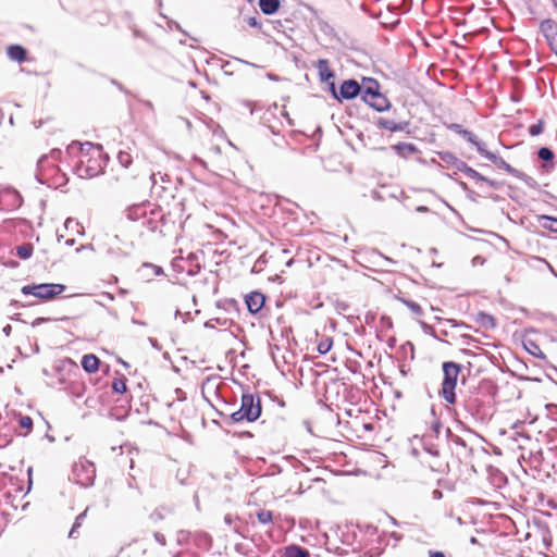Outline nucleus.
Wrapping results in <instances>:
<instances>
[{
	"mask_svg": "<svg viewBox=\"0 0 557 557\" xmlns=\"http://www.w3.org/2000/svg\"><path fill=\"white\" fill-rule=\"evenodd\" d=\"M67 152L78 157V163L75 166V173L81 178H92L101 173L106 166L108 157L103 159L102 147L92 143L73 141L67 147Z\"/></svg>",
	"mask_w": 557,
	"mask_h": 557,
	"instance_id": "nucleus-1",
	"label": "nucleus"
},
{
	"mask_svg": "<svg viewBox=\"0 0 557 557\" xmlns=\"http://www.w3.org/2000/svg\"><path fill=\"white\" fill-rule=\"evenodd\" d=\"M261 412L262 407L259 395L252 393H243L240 398V408L231 413L230 418L234 423L242 421L255 422L260 418Z\"/></svg>",
	"mask_w": 557,
	"mask_h": 557,
	"instance_id": "nucleus-2",
	"label": "nucleus"
},
{
	"mask_svg": "<svg viewBox=\"0 0 557 557\" xmlns=\"http://www.w3.org/2000/svg\"><path fill=\"white\" fill-rule=\"evenodd\" d=\"M442 369L444 377L438 395L449 405H454L457 401L455 389L462 366L455 361H445Z\"/></svg>",
	"mask_w": 557,
	"mask_h": 557,
	"instance_id": "nucleus-3",
	"label": "nucleus"
},
{
	"mask_svg": "<svg viewBox=\"0 0 557 557\" xmlns=\"http://www.w3.org/2000/svg\"><path fill=\"white\" fill-rule=\"evenodd\" d=\"M66 286L59 283H41L30 284L22 287L21 292L24 295H32L42 300H51L55 296L62 294Z\"/></svg>",
	"mask_w": 557,
	"mask_h": 557,
	"instance_id": "nucleus-4",
	"label": "nucleus"
},
{
	"mask_svg": "<svg viewBox=\"0 0 557 557\" xmlns=\"http://www.w3.org/2000/svg\"><path fill=\"white\" fill-rule=\"evenodd\" d=\"M96 468L92 462L84 459L73 465L71 480L83 487L94 484Z\"/></svg>",
	"mask_w": 557,
	"mask_h": 557,
	"instance_id": "nucleus-5",
	"label": "nucleus"
},
{
	"mask_svg": "<svg viewBox=\"0 0 557 557\" xmlns=\"http://www.w3.org/2000/svg\"><path fill=\"white\" fill-rule=\"evenodd\" d=\"M445 432L447 434L450 445L454 446L453 450L455 451L458 458H468L472 456L473 448L469 447L463 438L456 434H453L449 428H447Z\"/></svg>",
	"mask_w": 557,
	"mask_h": 557,
	"instance_id": "nucleus-6",
	"label": "nucleus"
},
{
	"mask_svg": "<svg viewBox=\"0 0 557 557\" xmlns=\"http://www.w3.org/2000/svg\"><path fill=\"white\" fill-rule=\"evenodd\" d=\"M361 85L356 79L349 78L343 81L338 88L339 102L355 99L361 94Z\"/></svg>",
	"mask_w": 557,
	"mask_h": 557,
	"instance_id": "nucleus-7",
	"label": "nucleus"
},
{
	"mask_svg": "<svg viewBox=\"0 0 557 557\" xmlns=\"http://www.w3.org/2000/svg\"><path fill=\"white\" fill-rule=\"evenodd\" d=\"M540 30L547 40L554 52L557 50V22L552 18L543 20L540 24Z\"/></svg>",
	"mask_w": 557,
	"mask_h": 557,
	"instance_id": "nucleus-8",
	"label": "nucleus"
},
{
	"mask_svg": "<svg viewBox=\"0 0 557 557\" xmlns=\"http://www.w3.org/2000/svg\"><path fill=\"white\" fill-rule=\"evenodd\" d=\"M375 125L380 129H386L389 132H408V127L410 126L409 121H394L384 116H380L375 120Z\"/></svg>",
	"mask_w": 557,
	"mask_h": 557,
	"instance_id": "nucleus-9",
	"label": "nucleus"
},
{
	"mask_svg": "<svg viewBox=\"0 0 557 557\" xmlns=\"http://www.w3.org/2000/svg\"><path fill=\"white\" fill-rule=\"evenodd\" d=\"M163 220L164 214L162 213V210L153 207L141 222V225L151 232H156Z\"/></svg>",
	"mask_w": 557,
	"mask_h": 557,
	"instance_id": "nucleus-10",
	"label": "nucleus"
},
{
	"mask_svg": "<svg viewBox=\"0 0 557 557\" xmlns=\"http://www.w3.org/2000/svg\"><path fill=\"white\" fill-rule=\"evenodd\" d=\"M361 85V99L364 102H368L371 98L374 96H377L380 94V84L375 78L372 77H363Z\"/></svg>",
	"mask_w": 557,
	"mask_h": 557,
	"instance_id": "nucleus-11",
	"label": "nucleus"
},
{
	"mask_svg": "<svg viewBox=\"0 0 557 557\" xmlns=\"http://www.w3.org/2000/svg\"><path fill=\"white\" fill-rule=\"evenodd\" d=\"M265 297L260 292H251L245 296V304L251 314L258 313L264 306Z\"/></svg>",
	"mask_w": 557,
	"mask_h": 557,
	"instance_id": "nucleus-12",
	"label": "nucleus"
},
{
	"mask_svg": "<svg viewBox=\"0 0 557 557\" xmlns=\"http://www.w3.org/2000/svg\"><path fill=\"white\" fill-rule=\"evenodd\" d=\"M153 207L150 203H138L127 208L126 214L131 221H144L150 209Z\"/></svg>",
	"mask_w": 557,
	"mask_h": 557,
	"instance_id": "nucleus-13",
	"label": "nucleus"
},
{
	"mask_svg": "<svg viewBox=\"0 0 557 557\" xmlns=\"http://www.w3.org/2000/svg\"><path fill=\"white\" fill-rule=\"evenodd\" d=\"M392 149L398 157L403 159H408L409 157L419 152L418 147L411 143H398L393 145Z\"/></svg>",
	"mask_w": 557,
	"mask_h": 557,
	"instance_id": "nucleus-14",
	"label": "nucleus"
},
{
	"mask_svg": "<svg viewBox=\"0 0 557 557\" xmlns=\"http://www.w3.org/2000/svg\"><path fill=\"white\" fill-rule=\"evenodd\" d=\"M482 406H483V401L478 396H469L468 398H466L463 400V408L473 418H478L480 416V408Z\"/></svg>",
	"mask_w": 557,
	"mask_h": 557,
	"instance_id": "nucleus-15",
	"label": "nucleus"
},
{
	"mask_svg": "<svg viewBox=\"0 0 557 557\" xmlns=\"http://www.w3.org/2000/svg\"><path fill=\"white\" fill-rule=\"evenodd\" d=\"M474 321L476 324H479L481 327L485 330H493L496 327L495 318L492 314L486 313L484 311H479L474 315Z\"/></svg>",
	"mask_w": 557,
	"mask_h": 557,
	"instance_id": "nucleus-16",
	"label": "nucleus"
},
{
	"mask_svg": "<svg viewBox=\"0 0 557 557\" xmlns=\"http://www.w3.org/2000/svg\"><path fill=\"white\" fill-rule=\"evenodd\" d=\"M81 363L87 373H95L99 370L100 360L96 355L87 354L83 356Z\"/></svg>",
	"mask_w": 557,
	"mask_h": 557,
	"instance_id": "nucleus-17",
	"label": "nucleus"
},
{
	"mask_svg": "<svg viewBox=\"0 0 557 557\" xmlns=\"http://www.w3.org/2000/svg\"><path fill=\"white\" fill-rule=\"evenodd\" d=\"M366 103L369 104L374 110H376L377 112L386 111L391 107L389 100L381 92L377 94V96H374L373 98H371Z\"/></svg>",
	"mask_w": 557,
	"mask_h": 557,
	"instance_id": "nucleus-18",
	"label": "nucleus"
},
{
	"mask_svg": "<svg viewBox=\"0 0 557 557\" xmlns=\"http://www.w3.org/2000/svg\"><path fill=\"white\" fill-rule=\"evenodd\" d=\"M317 69L321 82H329L335 76L334 72L329 66L327 60L325 59H320L318 61Z\"/></svg>",
	"mask_w": 557,
	"mask_h": 557,
	"instance_id": "nucleus-19",
	"label": "nucleus"
},
{
	"mask_svg": "<svg viewBox=\"0 0 557 557\" xmlns=\"http://www.w3.org/2000/svg\"><path fill=\"white\" fill-rule=\"evenodd\" d=\"M11 60L24 62L27 58V50L21 45H11L7 51Z\"/></svg>",
	"mask_w": 557,
	"mask_h": 557,
	"instance_id": "nucleus-20",
	"label": "nucleus"
},
{
	"mask_svg": "<svg viewBox=\"0 0 557 557\" xmlns=\"http://www.w3.org/2000/svg\"><path fill=\"white\" fill-rule=\"evenodd\" d=\"M283 557H310V553L305 547L290 544L284 547Z\"/></svg>",
	"mask_w": 557,
	"mask_h": 557,
	"instance_id": "nucleus-21",
	"label": "nucleus"
},
{
	"mask_svg": "<svg viewBox=\"0 0 557 557\" xmlns=\"http://www.w3.org/2000/svg\"><path fill=\"white\" fill-rule=\"evenodd\" d=\"M537 157L544 161L543 169L546 171H550L554 168L553 159L554 152L548 147H542L537 151Z\"/></svg>",
	"mask_w": 557,
	"mask_h": 557,
	"instance_id": "nucleus-22",
	"label": "nucleus"
},
{
	"mask_svg": "<svg viewBox=\"0 0 557 557\" xmlns=\"http://www.w3.org/2000/svg\"><path fill=\"white\" fill-rule=\"evenodd\" d=\"M488 160L493 162L498 169L506 171L508 174L516 176L519 170L512 168L509 163H507L502 157L493 153V156H488Z\"/></svg>",
	"mask_w": 557,
	"mask_h": 557,
	"instance_id": "nucleus-23",
	"label": "nucleus"
},
{
	"mask_svg": "<svg viewBox=\"0 0 557 557\" xmlns=\"http://www.w3.org/2000/svg\"><path fill=\"white\" fill-rule=\"evenodd\" d=\"M280 0H259V7L263 14L272 15L280 9Z\"/></svg>",
	"mask_w": 557,
	"mask_h": 557,
	"instance_id": "nucleus-24",
	"label": "nucleus"
},
{
	"mask_svg": "<svg viewBox=\"0 0 557 557\" xmlns=\"http://www.w3.org/2000/svg\"><path fill=\"white\" fill-rule=\"evenodd\" d=\"M524 349L535 358L546 360L545 354L542 351L540 346L532 339H523L522 342Z\"/></svg>",
	"mask_w": 557,
	"mask_h": 557,
	"instance_id": "nucleus-25",
	"label": "nucleus"
},
{
	"mask_svg": "<svg viewBox=\"0 0 557 557\" xmlns=\"http://www.w3.org/2000/svg\"><path fill=\"white\" fill-rule=\"evenodd\" d=\"M457 171L465 173L468 177L476 181L478 183L480 182V180H484V175L469 166L465 161H461V163H457Z\"/></svg>",
	"mask_w": 557,
	"mask_h": 557,
	"instance_id": "nucleus-26",
	"label": "nucleus"
},
{
	"mask_svg": "<svg viewBox=\"0 0 557 557\" xmlns=\"http://www.w3.org/2000/svg\"><path fill=\"white\" fill-rule=\"evenodd\" d=\"M537 220L542 227L550 232L557 233V218L543 214L539 215Z\"/></svg>",
	"mask_w": 557,
	"mask_h": 557,
	"instance_id": "nucleus-27",
	"label": "nucleus"
},
{
	"mask_svg": "<svg viewBox=\"0 0 557 557\" xmlns=\"http://www.w3.org/2000/svg\"><path fill=\"white\" fill-rule=\"evenodd\" d=\"M448 128L450 131L455 132L456 134H459L460 136H462L468 143H474L476 135L468 129L462 128V126L460 124L453 123L448 126Z\"/></svg>",
	"mask_w": 557,
	"mask_h": 557,
	"instance_id": "nucleus-28",
	"label": "nucleus"
},
{
	"mask_svg": "<svg viewBox=\"0 0 557 557\" xmlns=\"http://www.w3.org/2000/svg\"><path fill=\"white\" fill-rule=\"evenodd\" d=\"M34 246L30 243H26L16 247V255L22 260H27L32 257Z\"/></svg>",
	"mask_w": 557,
	"mask_h": 557,
	"instance_id": "nucleus-29",
	"label": "nucleus"
},
{
	"mask_svg": "<svg viewBox=\"0 0 557 557\" xmlns=\"http://www.w3.org/2000/svg\"><path fill=\"white\" fill-rule=\"evenodd\" d=\"M440 159L448 165L454 166L457 170V163H461L462 160L458 159L454 153L449 151L438 152Z\"/></svg>",
	"mask_w": 557,
	"mask_h": 557,
	"instance_id": "nucleus-30",
	"label": "nucleus"
},
{
	"mask_svg": "<svg viewBox=\"0 0 557 557\" xmlns=\"http://www.w3.org/2000/svg\"><path fill=\"white\" fill-rule=\"evenodd\" d=\"M422 447L425 453L431 455L432 457H440V450L437 446L431 441L430 437L422 438Z\"/></svg>",
	"mask_w": 557,
	"mask_h": 557,
	"instance_id": "nucleus-31",
	"label": "nucleus"
},
{
	"mask_svg": "<svg viewBox=\"0 0 557 557\" xmlns=\"http://www.w3.org/2000/svg\"><path fill=\"white\" fill-rule=\"evenodd\" d=\"M86 515H87V509L84 510L83 512H81L76 517L75 522H74L72 529L69 532V537L70 539H76L77 537V529L81 528V525L83 523V520L85 519Z\"/></svg>",
	"mask_w": 557,
	"mask_h": 557,
	"instance_id": "nucleus-32",
	"label": "nucleus"
},
{
	"mask_svg": "<svg viewBox=\"0 0 557 557\" xmlns=\"http://www.w3.org/2000/svg\"><path fill=\"white\" fill-rule=\"evenodd\" d=\"M256 516L261 524H271L273 521V513L270 510L260 509L257 511Z\"/></svg>",
	"mask_w": 557,
	"mask_h": 557,
	"instance_id": "nucleus-33",
	"label": "nucleus"
},
{
	"mask_svg": "<svg viewBox=\"0 0 557 557\" xmlns=\"http://www.w3.org/2000/svg\"><path fill=\"white\" fill-rule=\"evenodd\" d=\"M112 389L116 394H124L127 389L126 379L124 376L114 379L112 382Z\"/></svg>",
	"mask_w": 557,
	"mask_h": 557,
	"instance_id": "nucleus-34",
	"label": "nucleus"
},
{
	"mask_svg": "<svg viewBox=\"0 0 557 557\" xmlns=\"http://www.w3.org/2000/svg\"><path fill=\"white\" fill-rule=\"evenodd\" d=\"M515 177L522 181L530 188L535 189L539 186L537 182L533 177H531L530 175H528L521 171H518V173L516 174Z\"/></svg>",
	"mask_w": 557,
	"mask_h": 557,
	"instance_id": "nucleus-35",
	"label": "nucleus"
},
{
	"mask_svg": "<svg viewBox=\"0 0 557 557\" xmlns=\"http://www.w3.org/2000/svg\"><path fill=\"white\" fill-rule=\"evenodd\" d=\"M116 158H117L119 163L125 169H127L133 163V158H132L131 153L127 151H123V150L119 151Z\"/></svg>",
	"mask_w": 557,
	"mask_h": 557,
	"instance_id": "nucleus-36",
	"label": "nucleus"
},
{
	"mask_svg": "<svg viewBox=\"0 0 557 557\" xmlns=\"http://www.w3.org/2000/svg\"><path fill=\"white\" fill-rule=\"evenodd\" d=\"M332 346L333 339L331 337H326L318 344L317 350L319 354L325 355L331 350Z\"/></svg>",
	"mask_w": 557,
	"mask_h": 557,
	"instance_id": "nucleus-37",
	"label": "nucleus"
},
{
	"mask_svg": "<svg viewBox=\"0 0 557 557\" xmlns=\"http://www.w3.org/2000/svg\"><path fill=\"white\" fill-rule=\"evenodd\" d=\"M475 148H476V151L484 158H486L488 160V156H493L494 152H491L488 150H486L485 148V144L483 141H481L478 136H475V139H474V143H471Z\"/></svg>",
	"mask_w": 557,
	"mask_h": 557,
	"instance_id": "nucleus-38",
	"label": "nucleus"
},
{
	"mask_svg": "<svg viewBox=\"0 0 557 557\" xmlns=\"http://www.w3.org/2000/svg\"><path fill=\"white\" fill-rule=\"evenodd\" d=\"M401 301L413 314L421 315L423 313V309L418 302L409 299H403Z\"/></svg>",
	"mask_w": 557,
	"mask_h": 557,
	"instance_id": "nucleus-39",
	"label": "nucleus"
},
{
	"mask_svg": "<svg viewBox=\"0 0 557 557\" xmlns=\"http://www.w3.org/2000/svg\"><path fill=\"white\" fill-rule=\"evenodd\" d=\"M543 126H544V121L543 120H539L537 123L532 124L529 127V134L531 136H533V137L541 135L542 132H543Z\"/></svg>",
	"mask_w": 557,
	"mask_h": 557,
	"instance_id": "nucleus-40",
	"label": "nucleus"
},
{
	"mask_svg": "<svg viewBox=\"0 0 557 557\" xmlns=\"http://www.w3.org/2000/svg\"><path fill=\"white\" fill-rule=\"evenodd\" d=\"M18 425L22 429H26L27 431H30L33 428V420L28 416H21L18 419Z\"/></svg>",
	"mask_w": 557,
	"mask_h": 557,
	"instance_id": "nucleus-41",
	"label": "nucleus"
},
{
	"mask_svg": "<svg viewBox=\"0 0 557 557\" xmlns=\"http://www.w3.org/2000/svg\"><path fill=\"white\" fill-rule=\"evenodd\" d=\"M444 322L449 324L453 327L471 329V326L468 325L467 323H465L462 321H457V320H454V319H445Z\"/></svg>",
	"mask_w": 557,
	"mask_h": 557,
	"instance_id": "nucleus-42",
	"label": "nucleus"
},
{
	"mask_svg": "<svg viewBox=\"0 0 557 557\" xmlns=\"http://www.w3.org/2000/svg\"><path fill=\"white\" fill-rule=\"evenodd\" d=\"M327 90L330 91V94L332 95V97H333L334 99H336L337 101H339L338 89L336 88V86H335V83H334V82H329V84H327Z\"/></svg>",
	"mask_w": 557,
	"mask_h": 557,
	"instance_id": "nucleus-43",
	"label": "nucleus"
},
{
	"mask_svg": "<svg viewBox=\"0 0 557 557\" xmlns=\"http://www.w3.org/2000/svg\"><path fill=\"white\" fill-rule=\"evenodd\" d=\"M443 429V424L440 421H434L431 424V431L435 437H438L441 430Z\"/></svg>",
	"mask_w": 557,
	"mask_h": 557,
	"instance_id": "nucleus-44",
	"label": "nucleus"
},
{
	"mask_svg": "<svg viewBox=\"0 0 557 557\" xmlns=\"http://www.w3.org/2000/svg\"><path fill=\"white\" fill-rule=\"evenodd\" d=\"M199 545L209 548L211 546V537L209 534L203 533L200 535V543Z\"/></svg>",
	"mask_w": 557,
	"mask_h": 557,
	"instance_id": "nucleus-45",
	"label": "nucleus"
},
{
	"mask_svg": "<svg viewBox=\"0 0 557 557\" xmlns=\"http://www.w3.org/2000/svg\"><path fill=\"white\" fill-rule=\"evenodd\" d=\"M144 267L152 269L153 274L157 276L164 274L163 269L159 265L152 263H145Z\"/></svg>",
	"mask_w": 557,
	"mask_h": 557,
	"instance_id": "nucleus-46",
	"label": "nucleus"
},
{
	"mask_svg": "<svg viewBox=\"0 0 557 557\" xmlns=\"http://www.w3.org/2000/svg\"><path fill=\"white\" fill-rule=\"evenodd\" d=\"M479 183H485L486 185H488L490 187L494 188V189H497L500 187V183L497 182V181H494V180H490L487 177L484 176V180H480Z\"/></svg>",
	"mask_w": 557,
	"mask_h": 557,
	"instance_id": "nucleus-47",
	"label": "nucleus"
},
{
	"mask_svg": "<svg viewBox=\"0 0 557 557\" xmlns=\"http://www.w3.org/2000/svg\"><path fill=\"white\" fill-rule=\"evenodd\" d=\"M11 196L14 199V205H16V206H21L22 205V201H23L22 196L16 190H13L11 193Z\"/></svg>",
	"mask_w": 557,
	"mask_h": 557,
	"instance_id": "nucleus-48",
	"label": "nucleus"
},
{
	"mask_svg": "<svg viewBox=\"0 0 557 557\" xmlns=\"http://www.w3.org/2000/svg\"><path fill=\"white\" fill-rule=\"evenodd\" d=\"M420 324H421V326H422V329H423V331H424L425 333H428V334H430V335H432V336H435V335H434V330H433V327H432V326H430L429 324H426L425 322H422V321L420 322Z\"/></svg>",
	"mask_w": 557,
	"mask_h": 557,
	"instance_id": "nucleus-49",
	"label": "nucleus"
},
{
	"mask_svg": "<svg viewBox=\"0 0 557 557\" xmlns=\"http://www.w3.org/2000/svg\"><path fill=\"white\" fill-rule=\"evenodd\" d=\"M247 23L249 26L251 27H260L261 24L259 23V21L257 20L256 16H250L248 20H247Z\"/></svg>",
	"mask_w": 557,
	"mask_h": 557,
	"instance_id": "nucleus-50",
	"label": "nucleus"
},
{
	"mask_svg": "<svg viewBox=\"0 0 557 557\" xmlns=\"http://www.w3.org/2000/svg\"><path fill=\"white\" fill-rule=\"evenodd\" d=\"M48 321H51V319L50 318H37L33 322V325L36 326V325H39V324L48 322Z\"/></svg>",
	"mask_w": 557,
	"mask_h": 557,
	"instance_id": "nucleus-51",
	"label": "nucleus"
},
{
	"mask_svg": "<svg viewBox=\"0 0 557 557\" xmlns=\"http://www.w3.org/2000/svg\"><path fill=\"white\" fill-rule=\"evenodd\" d=\"M154 537L156 540L161 544V545H165V537L163 534L161 533H156L154 534Z\"/></svg>",
	"mask_w": 557,
	"mask_h": 557,
	"instance_id": "nucleus-52",
	"label": "nucleus"
},
{
	"mask_svg": "<svg viewBox=\"0 0 557 557\" xmlns=\"http://www.w3.org/2000/svg\"><path fill=\"white\" fill-rule=\"evenodd\" d=\"M235 60H236L237 62H239V63H243V64H246V65H249V66H252V67H258V65H257V64L251 63V62H248V61H245V60H243V59L236 58Z\"/></svg>",
	"mask_w": 557,
	"mask_h": 557,
	"instance_id": "nucleus-53",
	"label": "nucleus"
},
{
	"mask_svg": "<svg viewBox=\"0 0 557 557\" xmlns=\"http://www.w3.org/2000/svg\"><path fill=\"white\" fill-rule=\"evenodd\" d=\"M11 331H12V326H11L10 324H7V325L3 327V330H2V332L4 333V335H5V336H10Z\"/></svg>",
	"mask_w": 557,
	"mask_h": 557,
	"instance_id": "nucleus-54",
	"label": "nucleus"
},
{
	"mask_svg": "<svg viewBox=\"0 0 557 557\" xmlns=\"http://www.w3.org/2000/svg\"><path fill=\"white\" fill-rule=\"evenodd\" d=\"M149 343L152 345V347H154L156 349L160 350L161 347L159 346L157 339L152 338V337H149Z\"/></svg>",
	"mask_w": 557,
	"mask_h": 557,
	"instance_id": "nucleus-55",
	"label": "nucleus"
},
{
	"mask_svg": "<svg viewBox=\"0 0 557 557\" xmlns=\"http://www.w3.org/2000/svg\"><path fill=\"white\" fill-rule=\"evenodd\" d=\"M158 175L161 177V180H163V177H162L160 172L159 173H152L151 176H150V180H151L153 185L157 184V176Z\"/></svg>",
	"mask_w": 557,
	"mask_h": 557,
	"instance_id": "nucleus-56",
	"label": "nucleus"
},
{
	"mask_svg": "<svg viewBox=\"0 0 557 557\" xmlns=\"http://www.w3.org/2000/svg\"><path fill=\"white\" fill-rule=\"evenodd\" d=\"M430 557H445V554L442 552H430Z\"/></svg>",
	"mask_w": 557,
	"mask_h": 557,
	"instance_id": "nucleus-57",
	"label": "nucleus"
},
{
	"mask_svg": "<svg viewBox=\"0 0 557 557\" xmlns=\"http://www.w3.org/2000/svg\"><path fill=\"white\" fill-rule=\"evenodd\" d=\"M267 77H268L269 79H271V81H275V82L280 79V78H278V76H277V75H275V74H273V73H268V74H267Z\"/></svg>",
	"mask_w": 557,
	"mask_h": 557,
	"instance_id": "nucleus-58",
	"label": "nucleus"
},
{
	"mask_svg": "<svg viewBox=\"0 0 557 557\" xmlns=\"http://www.w3.org/2000/svg\"><path fill=\"white\" fill-rule=\"evenodd\" d=\"M433 497H434L435 499H440V498H442V492H441V491H438V490L433 491Z\"/></svg>",
	"mask_w": 557,
	"mask_h": 557,
	"instance_id": "nucleus-59",
	"label": "nucleus"
},
{
	"mask_svg": "<svg viewBox=\"0 0 557 557\" xmlns=\"http://www.w3.org/2000/svg\"><path fill=\"white\" fill-rule=\"evenodd\" d=\"M112 84H114L116 87H119V89H120V90H122V91H124V92H127V91L123 88L122 84H120V83H119V82H116L115 79H112Z\"/></svg>",
	"mask_w": 557,
	"mask_h": 557,
	"instance_id": "nucleus-60",
	"label": "nucleus"
},
{
	"mask_svg": "<svg viewBox=\"0 0 557 557\" xmlns=\"http://www.w3.org/2000/svg\"><path fill=\"white\" fill-rule=\"evenodd\" d=\"M144 106L147 107L150 110H153V104L149 100L143 101Z\"/></svg>",
	"mask_w": 557,
	"mask_h": 557,
	"instance_id": "nucleus-61",
	"label": "nucleus"
},
{
	"mask_svg": "<svg viewBox=\"0 0 557 557\" xmlns=\"http://www.w3.org/2000/svg\"><path fill=\"white\" fill-rule=\"evenodd\" d=\"M417 211L418 212H428L429 211V208L425 207V206H419L417 207Z\"/></svg>",
	"mask_w": 557,
	"mask_h": 557,
	"instance_id": "nucleus-62",
	"label": "nucleus"
},
{
	"mask_svg": "<svg viewBox=\"0 0 557 557\" xmlns=\"http://www.w3.org/2000/svg\"><path fill=\"white\" fill-rule=\"evenodd\" d=\"M7 265H8V267H10V268H16V267H18V262H17V261L12 260V261H10L9 263H7Z\"/></svg>",
	"mask_w": 557,
	"mask_h": 557,
	"instance_id": "nucleus-63",
	"label": "nucleus"
},
{
	"mask_svg": "<svg viewBox=\"0 0 557 557\" xmlns=\"http://www.w3.org/2000/svg\"><path fill=\"white\" fill-rule=\"evenodd\" d=\"M459 185H460V187H461L463 190H466V191H470V189H469L468 185H467L465 182H459Z\"/></svg>",
	"mask_w": 557,
	"mask_h": 557,
	"instance_id": "nucleus-64",
	"label": "nucleus"
}]
</instances>
